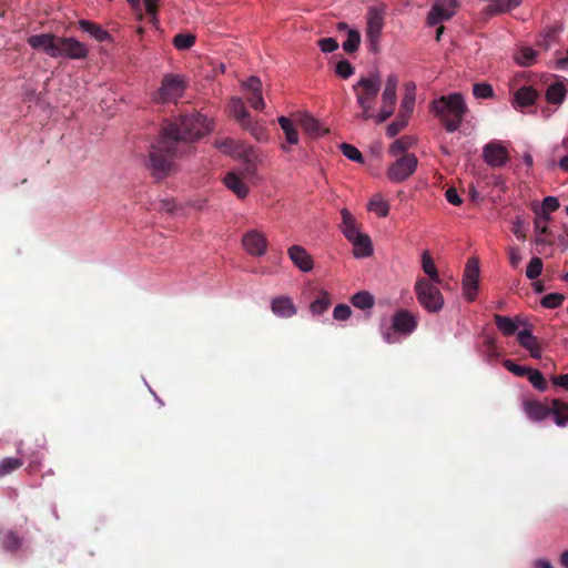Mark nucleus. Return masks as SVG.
Returning a JSON list of instances; mask_svg holds the SVG:
<instances>
[{
    "mask_svg": "<svg viewBox=\"0 0 568 568\" xmlns=\"http://www.w3.org/2000/svg\"><path fill=\"white\" fill-rule=\"evenodd\" d=\"M176 150L178 124L172 122L162 130L160 139L149 151L146 168L156 181H162L173 171Z\"/></svg>",
    "mask_w": 568,
    "mask_h": 568,
    "instance_id": "obj_1",
    "label": "nucleus"
},
{
    "mask_svg": "<svg viewBox=\"0 0 568 568\" xmlns=\"http://www.w3.org/2000/svg\"><path fill=\"white\" fill-rule=\"evenodd\" d=\"M28 44L37 50H42L51 58L84 59L88 55V47L74 38H59L52 33L34 34L28 38Z\"/></svg>",
    "mask_w": 568,
    "mask_h": 568,
    "instance_id": "obj_2",
    "label": "nucleus"
},
{
    "mask_svg": "<svg viewBox=\"0 0 568 568\" xmlns=\"http://www.w3.org/2000/svg\"><path fill=\"white\" fill-rule=\"evenodd\" d=\"M468 109L460 93H450L433 100L430 112L440 121L447 132H455L462 125Z\"/></svg>",
    "mask_w": 568,
    "mask_h": 568,
    "instance_id": "obj_3",
    "label": "nucleus"
},
{
    "mask_svg": "<svg viewBox=\"0 0 568 568\" xmlns=\"http://www.w3.org/2000/svg\"><path fill=\"white\" fill-rule=\"evenodd\" d=\"M382 80L378 73H371L368 77H362L354 85L353 91L356 95V102L362 109L359 115L364 120L373 119L372 109L381 91Z\"/></svg>",
    "mask_w": 568,
    "mask_h": 568,
    "instance_id": "obj_4",
    "label": "nucleus"
},
{
    "mask_svg": "<svg viewBox=\"0 0 568 568\" xmlns=\"http://www.w3.org/2000/svg\"><path fill=\"white\" fill-rule=\"evenodd\" d=\"M211 130V122L206 115L201 113L186 114V111H180V144L182 142H194ZM182 154V148L180 146V155Z\"/></svg>",
    "mask_w": 568,
    "mask_h": 568,
    "instance_id": "obj_5",
    "label": "nucleus"
},
{
    "mask_svg": "<svg viewBox=\"0 0 568 568\" xmlns=\"http://www.w3.org/2000/svg\"><path fill=\"white\" fill-rule=\"evenodd\" d=\"M418 325L417 317L407 310H399L392 316V325L382 328V336L387 344L399 342L397 334L408 336L415 332Z\"/></svg>",
    "mask_w": 568,
    "mask_h": 568,
    "instance_id": "obj_6",
    "label": "nucleus"
},
{
    "mask_svg": "<svg viewBox=\"0 0 568 568\" xmlns=\"http://www.w3.org/2000/svg\"><path fill=\"white\" fill-rule=\"evenodd\" d=\"M436 284L425 277H420L414 286L418 303L429 313H438L444 306V296Z\"/></svg>",
    "mask_w": 568,
    "mask_h": 568,
    "instance_id": "obj_7",
    "label": "nucleus"
},
{
    "mask_svg": "<svg viewBox=\"0 0 568 568\" xmlns=\"http://www.w3.org/2000/svg\"><path fill=\"white\" fill-rule=\"evenodd\" d=\"M418 159L413 153H404L387 170V178L394 183L407 180L417 169Z\"/></svg>",
    "mask_w": 568,
    "mask_h": 568,
    "instance_id": "obj_8",
    "label": "nucleus"
},
{
    "mask_svg": "<svg viewBox=\"0 0 568 568\" xmlns=\"http://www.w3.org/2000/svg\"><path fill=\"white\" fill-rule=\"evenodd\" d=\"M152 100L155 103H178V75L170 73L165 74L161 87L152 93Z\"/></svg>",
    "mask_w": 568,
    "mask_h": 568,
    "instance_id": "obj_9",
    "label": "nucleus"
},
{
    "mask_svg": "<svg viewBox=\"0 0 568 568\" xmlns=\"http://www.w3.org/2000/svg\"><path fill=\"white\" fill-rule=\"evenodd\" d=\"M458 8L457 0H436L427 16L429 26H436L454 17Z\"/></svg>",
    "mask_w": 568,
    "mask_h": 568,
    "instance_id": "obj_10",
    "label": "nucleus"
},
{
    "mask_svg": "<svg viewBox=\"0 0 568 568\" xmlns=\"http://www.w3.org/2000/svg\"><path fill=\"white\" fill-rule=\"evenodd\" d=\"M483 159L491 168H501L509 161V153L501 142L491 141L484 146Z\"/></svg>",
    "mask_w": 568,
    "mask_h": 568,
    "instance_id": "obj_11",
    "label": "nucleus"
},
{
    "mask_svg": "<svg viewBox=\"0 0 568 568\" xmlns=\"http://www.w3.org/2000/svg\"><path fill=\"white\" fill-rule=\"evenodd\" d=\"M479 282V266L476 258H469L466 264L463 278L464 294L468 301H474L477 295Z\"/></svg>",
    "mask_w": 568,
    "mask_h": 568,
    "instance_id": "obj_12",
    "label": "nucleus"
},
{
    "mask_svg": "<svg viewBox=\"0 0 568 568\" xmlns=\"http://www.w3.org/2000/svg\"><path fill=\"white\" fill-rule=\"evenodd\" d=\"M242 88L245 91V99L250 105L257 111H262L265 108V101L262 95V81L257 77H250L242 82Z\"/></svg>",
    "mask_w": 568,
    "mask_h": 568,
    "instance_id": "obj_13",
    "label": "nucleus"
},
{
    "mask_svg": "<svg viewBox=\"0 0 568 568\" xmlns=\"http://www.w3.org/2000/svg\"><path fill=\"white\" fill-rule=\"evenodd\" d=\"M242 244L245 251L253 256L264 255L267 248L266 237L256 230L247 232L242 239Z\"/></svg>",
    "mask_w": 568,
    "mask_h": 568,
    "instance_id": "obj_14",
    "label": "nucleus"
},
{
    "mask_svg": "<svg viewBox=\"0 0 568 568\" xmlns=\"http://www.w3.org/2000/svg\"><path fill=\"white\" fill-rule=\"evenodd\" d=\"M292 263L302 272L313 270L314 261L308 252L301 245H292L287 251Z\"/></svg>",
    "mask_w": 568,
    "mask_h": 568,
    "instance_id": "obj_15",
    "label": "nucleus"
},
{
    "mask_svg": "<svg viewBox=\"0 0 568 568\" xmlns=\"http://www.w3.org/2000/svg\"><path fill=\"white\" fill-rule=\"evenodd\" d=\"M271 311L277 317L290 318L296 315L297 307L290 296L281 295L271 301Z\"/></svg>",
    "mask_w": 568,
    "mask_h": 568,
    "instance_id": "obj_16",
    "label": "nucleus"
},
{
    "mask_svg": "<svg viewBox=\"0 0 568 568\" xmlns=\"http://www.w3.org/2000/svg\"><path fill=\"white\" fill-rule=\"evenodd\" d=\"M568 93V80L562 78L551 83L546 90V100L549 104L561 105Z\"/></svg>",
    "mask_w": 568,
    "mask_h": 568,
    "instance_id": "obj_17",
    "label": "nucleus"
},
{
    "mask_svg": "<svg viewBox=\"0 0 568 568\" xmlns=\"http://www.w3.org/2000/svg\"><path fill=\"white\" fill-rule=\"evenodd\" d=\"M384 27V13L377 8H371L367 12V39H376L381 37Z\"/></svg>",
    "mask_w": 568,
    "mask_h": 568,
    "instance_id": "obj_18",
    "label": "nucleus"
},
{
    "mask_svg": "<svg viewBox=\"0 0 568 568\" xmlns=\"http://www.w3.org/2000/svg\"><path fill=\"white\" fill-rule=\"evenodd\" d=\"M520 4L521 0H489L488 4L483 10V13L490 18L509 12Z\"/></svg>",
    "mask_w": 568,
    "mask_h": 568,
    "instance_id": "obj_19",
    "label": "nucleus"
},
{
    "mask_svg": "<svg viewBox=\"0 0 568 568\" xmlns=\"http://www.w3.org/2000/svg\"><path fill=\"white\" fill-rule=\"evenodd\" d=\"M304 133L311 138H320L328 132L321 123L310 114H302L297 120Z\"/></svg>",
    "mask_w": 568,
    "mask_h": 568,
    "instance_id": "obj_20",
    "label": "nucleus"
},
{
    "mask_svg": "<svg viewBox=\"0 0 568 568\" xmlns=\"http://www.w3.org/2000/svg\"><path fill=\"white\" fill-rule=\"evenodd\" d=\"M353 244V254L355 257H368L373 254V245L368 235L359 233L349 240Z\"/></svg>",
    "mask_w": 568,
    "mask_h": 568,
    "instance_id": "obj_21",
    "label": "nucleus"
},
{
    "mask_svg": "<svg viewBox=\"0 0 568 568\" xmlns=\"http://www.w3.org/2000/svg\"><path fill=\"white\" fill-rule=\"evenodd\" d=\"M538 97V91L532 87H521L515 92L514 102L516 106L524 109L534 105Z\"/></svg>",
    "mask_w": 568,
    "mask_h": 568,
    "instance_id": "obj_22",
    "label": "nucleus"
},
{
    "mask_svg": "<svg viewBox=\"0 0 568 568\" xmlns=\"http://www.w3.org/2000/svg\"><path fill=\"white\" fill-rule=\"evenodd\" d=\"M342 215V224H341V231L344 234V236L349 241L354 236L362 233L359 231V226L357 224L356 219L353 216V214L347 210L343 209L341 211Z\"/></svg>",
    "mask_w": 568,
    "mask_h": 568,
    "instance_id": "obj_23",
    "label": "nucleus"
},
{
    "mask_svg": "<svg viewBox=\"0 0 568 568\" xmlns=\"http://www.w3.org/2000/svg\"><path fill=\"white\" fill-rule=\"evenodd\" d=\"M494 321H495L497 328L505 336L514 335L516 333V331L518 329V325L521 323L519 317H516L514 320L511 317L504 316L500 314H495Z\"/></svg>",
    "mask_w": 568,
    "mask_h": 568,
    "instance_id": "obj_24",
    "label": "nucleus"
},
{
    "mask_svg": "<svg viewBox=\"0 0 568 568\" xmlns=\"http://www.w3.org/2000/svg\"><path fill=\"white\" fill-rule=\"evenodd\" d=\"M224 183L239 199H244L248 194L247 185L234 172H230L225 175Z\"/></svg>",
    "mask_w": 568,
    "mask_h": 568,
    "instance_id": "obj_25",
    "label": "nucleus"
},
{
    "mask_svg": "<svg viewBox=\"0 0 568 568\" xmlns=\"http://www.w3.org/2000/svg\"><path fill=\"white\" fill-rule=\"evenodd\" d=\"M230 113L233 118L241 124L247 123L251 119V115L241 98L233 97L229 104Z\"/></svg>",
    "mask_w": 568,
    "mask_h": 568,
    "instance_id": "obj_26",
    "label": "nucleus"
},
{
    "mask_svg": "<svg viewBox=\"0 0 568 568\" xmlns=\"http://www.w3.org/2000/svg\"><path fill=\"white\" fill-rule=\"evenodd\" d=\"M79 27L83 32H88L92 38L99 42H104L110 39V34L101 26L89 20H80Z\"/></svg>",
    "mask_w": 568,
    "mask_h": 568,
    "instance_id": "obj_27",
    "label": "nucleus"
},
{
    "mask_svg": "<svg viewBox=\"0 0 568 568\" xmlns=\"http://www.w3.org/2000/svg\"><path fill=\"white\" fill-rule=\"evenodd\" d=\"M21 538L12 530H6L0 532V546L3 550L16 552L21 547Z\"/></svg>",
    "mask_w": 568,
    "mask_h": 568,
    "instance_id": "obj_28",
    "label": "nucleus"
},
{
    "mask_svg": "<svg viewBox=\"0 0 568 568\" xmlns=\"http://www.w3.org/2000/svg\"><path fill=\"white\" fill-rule=\"evenodd\" d=\"M550 414H552L555 423L558 426H565L568 422V404L562 403L560 399H552Z\"/></svg>",
    "mask_w": 568,
    "mask_h": 568,
    "instance_id": "obj_29",
    "label": "nucleus"
},
{
    "mask_svg": "<svg viewBox=\"0 0 568 568\" xmlns=\"http://www.w3.org/2000/svg\"><path fill=\"white\" fill-rule=\"evenodd\" d=\"M331 297L327 291L322 290L318 296L311 303L310 311L313 315H322L331 306Z\"/></svg>",
    "mask_w": 568,
    "mask_h": 568,
    "instance_id": "obj_30",
    "label": "nucleus"
},
{
    "mask_svg": "<svg viewBox=\"0 0 568 568\" xmlns=\"http://www.w3.org/2000/svg\"><path fill=\"white\" fill-rule=\"evenodd\" d=\"M422 267L423 271L428 275V281L434 283H440L439 273L435 266L434 260L428 251H425L422 255Z\"/></svg>",
    "mask_w": 568,
    "mask_h": 568,
    "instance_id": "obj_31",
    "label": "nucleus"
},
{
    "mask_svg": "<svg viewBox=\"0 0 568 568\" xmlns=\"http://www.w3.org/2000/svg\"><path fill=\"white\" fill-rule=\"evenodd\" d=\"M277 121L281 129L284 131L286 143L291 145L297 144L298 132L294 126L293 122L286 116H280Z\"/></svg>",
    "mask_w": 568,
    "mask_h": 568,
    "instance_id": "obj_32",
    "label": "nucleus"
},
{
    "mask_svg": "<svg viewBox=\"0 0 568 568\" xmlns=\"http://www.w3.org/2000/svg\"><path fill=\"white\" fill-rule=\"evenodd\" d=\"M526 413L534 420H542L550 415V408L538 402L526 404Z\"/></svg>",
    "mask_w": 568,
    "mask_h": 568,
    "instance_id": "obj_33",
    "label": "nucleus"
},
{
    "mask_svg": "<svg viewBox=\"0 0 568 568\" xmlns=\"http://www.w3.org/2000/svg\"><path fill=\"white\" fill-rule=\"evenodd\" d=\"M351 303L356 308H359V310L364 311V310H369V308H372L374 306L375 298H374V296L369 292L361 291V292L355 293L352 296Z\"/></svg>",
    "mask_w": 568,
    "mask_h": 568,
    "instance_id": "obj_34",
    "label": "nucleus"
},
{
    "mask_svg": "<svg viewBox=\"0 0 568 568\" xmlns=\"http://www.w3.org/2000/svg\"><path fill=\"white\" fill-rule=\"evenodd\" d=\"M537 51L529 47H521L515 54V61L521 67H530L535 63Z\"/></svg>",
    "mask_w": 568,
    "mask_h": 568,
    "instance_id": "obj_35",
    "label": "nucleus"
},
{
    "mask_svg": "<svg viewBox=\"0 0 568 568\" xmlns=\"http://www.w3.org/2000/svg\"><path fill=\"white\" fill-rule=\"evenodd\" d=\"M415 143V140L412 136H402L396 139L389 146V153L394 156H402L406 151L412 148Z\"/></svg>",
    "mask_w": 568,
    "mask_h": 568,
    "instance_id": "obj_36",
    "label": "nucleus"
},
{
    "mask_svg": "<svg viewBox=\"0 0 568 568\" xmlns=\"http://www.w3.org/2000/svg\"><path fill=\"white\" fill-rule=\"evenodd\" d=\"M367 209L376 213L379 217H386L389 212L388 203L381 195L373 196Z\"/></svg>",
    "mask_w": 568,
    "mask_h": 568,
    "instance_id": "obj_37",
    "label": "nucleus"
},
{
    "mask_svg": "<svg viewBox=\"0 0 568 568\" xmlns=\"http://www.w3.org/2000/svg\"><path fill=\"white\" fill-rule=\"evenodd\" d=\"M560 31V26H550L546 28L541 39L538 40V44L545 49H549L550 45L558 40Z\"/></svg>",
    "mask_w": 568,
    "mask_h": 568,
    "instance_id": "obj_38",
    "label": "nucleus"
},
{
    "mask_svg": "<svg viewBox=\"0 0 568 568\" xmlns=\"http://www.w3.org/2000/svg\"><path fill=\"white\" fill-rule=\"evenodd\" d=\"M23 460L17 457H6L0 460V478L10 475L22 467Z\"/></svg>",
    "mask_w": 568,
    "mask_h": 568,
    "instance_id": "obj_39",
    "label": "nucleus"
},
{
    "mask_svg": "<svg viewBox=\"0 0 568 568\" xmlns=\"http://www.w3.org/2000/svg\"><path fill=\"white\" fill-rule=\"evenodd\" d=\"M243 129L250 131V133L257 140V141H265L267 140V130L266 128L258 123L257 121H253L252 118L247 121V123H244L242 125Z\"/></svg>",
    "mask_w": 568,
    "mask_h": 568,
    "instance_id": "obj_40",
    "label": "nucleus"
},
{
    "mask_svg": "<svg viewBox=\"0 0 568 568\" xmlns=\"http://www.w3.org/2000/svg\"><path fill=\"white\" fill-rule=\"evenodd\" d=\"M361 45V33L357 30H348L347 40L343 42V50L347 53H354Z\"/></svg>",
    "mask_w": 568,
    "mask_h": 568,
    "instance_id": "obj_41",
    "label": "nucleus"
},
{
    "mask_svg": "<svg viewBox=\"0 0 568 568\" xmlns=\"http://www.w3.org/2000/svg\"><path fill=\"white\" fill-rule=\"evenodd\" d=\"M159 0H143V4L145 8V12L149 16L150 20L153 21L155 19V12L158 8ZM128 2L132 6V8L136 11H140L141 2L140 0H128Z\"/></svg>",
    "mask_w": 568,
    "mask_h": 568,
    "instance_id": "obj_42",
    "label": "nucleus"
},
{
    "mask_svg": "<svg viewBox=\"0 0 568 568\" xmlns=\"http://www.w3.org/2000/svg\"><path fill=\"white\" fill-rule=\"evenodd\" d=\"M526 376L536 389L545 392L548 388L544 375L538 369L529 368Z\"/></svg>",
    "mask_w": 568,
    "mask_h": 568,
    "instance_id": "obj_43",
    "label": "nucleus"
},
{
    "mask_svg": "<svg viewBox=\"0 0 568 568\" xmlns=\"http://www.w3.org/2000/svg\"><path fill=\"white\" fill-rule=\"evenodd\" d=\"M407 114L398 113L396 120H394L386 129L387 135L393 138L397 135L408 123Z\"/></svg>",
    "mask_w": 568,
    "mask_h": 568,
    "instance_id": "obj_44",
    "label": "nucleus"
},
{
    "mask_svg": "<svg viewBox=\"0 0 568 568\" xmlns=\"http://www.w3.org/2000/svg\"><path fill=\"white\" fill-rule=\"evenodd\" d=\"M339 148H341L342 153L347 159H349V160H352L354 162H357V163H363L364 162V158H363L362 153L354 145L348 144V143H342Z\"/></svg>",
    "mask_w": 568,
    "mask_h": 568,
    "instance_id": "obj_45",
    "label": "nucleus"
},
{
    "mask_svg": "<svg viewBox=\"0 0 568 568\" xmlns=\"http://www.w3.org/2000/svg\"><path fill=\"white\" fill-rule=\"evenodd\" d=\"M542 261L540 257H532L529 262V264L527 265V268H526V276L529 278V280H535L537 278L541 272H542Z\"/></svg>",
    "mask_w": 568,
    "mask_h": 568,
    "instance_id": "obj_46",
    "label": "nucleus"
},
{
    "mask_svg": "<svg viewBox=\"0 0 568 568\" xmlns=\"http://www.w3.org/2000/svg\"><path fill=\"white\" fill-rule=\"evenodd\" d=\"M355 72V68L347 60H341L335 65V73L342 79L351 78Z\"/></svg>",
    "mask_w": 568,
    "mask_h": 568,
    "instance_id": "obj_47",
    "label": "nucleus"
},
{
    "mask_svg": "<svg viewBox=\"0 0 568 568\" xmlns=\"http://www.w3.org/2000/svg\"><path fill=\"white\" fill-rule=\"evenodd\" d=\"M565 300V296L560 293H550L541 298V305L546 308H557Z\"/></svg>",
    "mask_w": 568,
    "mask_h": 568,
    "instance_id": "obj_48",
    "label": "nucleus"
},
{
    "mask_svg": "<svg viewBox=\"0 0 568 568\" xmlns=\"http://www.w3.org/2000/svg\"><path fill=\"white\" fill-rule=\"evenodd\" d=\"M484 345L486 347V354L489 359H497L501 356V352L497 345V341L495 337L487 336Z\"/></svg>",
    "mask_w": 568,
    "mask_h": 568,
    "instance_id": "obj_49",
    "label": "nucleus"
},
{
    "mask_svg": "<svg viewBox=\"0 0 568 568\" xmlns=\"http://www.w3.org/2000/svg\"><path fill=\"white\" fill-rule=\"evenodd\" d=\"M473 94L477 99H488L494 95V90L488 83H475L473 87Z\"/></svg>",
    "mask_w": 568,
    "mask_h": 568,
    "instance_id": "obj_50",
    "label": "nucleus"
},
{
    "mask_svg": "<svg viewBox=\"0 0 568 568\" xmlns=\"http://www.w3.org/2000/svg\"><path fill=\"white\" fill-rule=\"evenodd\" d=\"M559 201L557 197L555 196H547L542 201V206H541V210H542V216H549L550 213L555 212L558 210L559 207Z\"/></svg>",
    "mask_w": 568,
    "mask_h": 568,
    "instance_id": "obj_51",
    "label": "nucleus"
},
{
    "mask_svg": "<svg viewBox=\"0 0 568 568\" xmlns=\"http://www.w3.org/2000/svg\"><path fill=\"white\" fill-rule=\"evenodd\" d=\"M520 346L529 351L531 357L540 358L541 349L537 337H531L529 341H526Z\"/></svg>",
    "mask_w": 568,
    "mask_h": 568,
    "instance_id": "obj_52",
    "label": "nucleus"
},
{
    "mask_svg": "<svg viewBox=\"0 0 568 568\" xmlns=\"http://www.w3.org/2000/svg\"><path fill=\"white\" fill-rule=\"evenodd\" d=\"M396 100L397 93L383 91L381 108H383L384 110H389V112L394 113Z\"/></svg>",
    "mask_w": 568,
    "mask_h": 568,
    "instance_id": "obj_53",
    "label": "nucleus"
},
{
    "mask_svg": "<svg viewBox=\"0 0 568 568\" xmlns=\"http://www.w3.org/2000/svg\"><path fill=\"white\" fill-rule=\"evenodd\" d=\"M414 104H415L414 94L405 93V95L402 100V103H400V109H399L400 114H407V116L409 118L410 114L413 113Z\"/></svg>",
    "mask_w": 568,
    "mask_h": 568,
    "instance_id": "obj_54",
    "label": "nucleus"
},
{
    "mask_svg": "<svg viewBox=\"0 0 568 568\" xmlns=\"http://www.w3.org/2000/svg\"><path fill=\"white\" fill-rule=\"evenodd\" d=\"M352 315V308L346 304H338L333 311V317L336 321H346Z\"/></svg>",
    "mask_w": 568,
    "mask_h": 568,
    "instance_id": "obj_55",
    "label": "nucleus"
},
{
    "mask_svg": "<svg viewBox=\"0 0 568 568\" xmlns=\"http://www.w3.org/2000/svg\"><path fill=\"white\" fill-rule=\"evenodd\" d=\"M504 366L511 373H514L516 376L524 377L527 375L530 367L521 366L516 363H514L510 359H506L504 362Z\"/></svg>",
    "mask_w": 568,
    "mask_h": 568,
    "instance_id": "obj_56",
    "label": "nucleus"
},
{
    "mask_svg": "<svg viewBox=\"0 0 568 568\" xmlns=\"http://www.w3.org/2000/svg\"><path fill=\"white\" fill-rule=\"evenodd\" d=\"M318 47L324 53H331L337 50L338 42L334 38H323L318 40Z\"/></svg>",
    "mask_w": 568,
    "mask_h": 568,
    "instance_id": "obj_57",
    "label": "nucleus"
},
{
    "mask_svg": "<svg viewBox=\"0 0 568 568\" xmlns=\"http://www.w3.org/2000/svg\"><path fill=\"white\" fill-rule=\"evenodd\" d=\"M215 146L223 153L233 154L235 152V141L232 139L216 141Z\"/></svg>",
    "mask_w": 568,
    "mask_h": 568,
    "instance_id": "obj_58",
    "label": "nucleus"
},
{
    "mask_svg": "<svg viewBox=\"0 0 568 568\" xmlns=\"http://www.w3.org/2000/svg\"><path fill=\"white\" fill-rule=\"evenodd\" d=\"M196 36L194 33L180 32V50H186L194 45Z\"/></svg>",
    "mask_w": 568,
    "mask_h": 568,
    "instance_id": "obj_59",
    "label": "nucleus"
},
{
    "mask_svg": "<svg viewBox=\"0 0 568 568\" xmlns=\"http://www.w3.org/2000/svg\"><path fill=\"white\" fill-rule=\"evenodd\" d=\"M550 217L549 216H538L536 220H535V230L536 232H538L539 234H547L549 229H548V225L547 223L549 222Z\"/></svg>",
    "mask_w": 568,
    "mask_h": 568,
    "instance_id": "obj_60",
    "label": "nucleus"
},
{
    "mask_svg": "<svg viewBox=\"0 0 568 568\" xmlns=\"http://www.w3.org/2000/svg\"><path fill=\"white\" fill-rule=\"evenodd\" d=\"M445 197L447 202H449L453 205H460L463 203L462 197L458 195L457 190L455 187H449L445 192Z\"/></svg>",
    "mask_w": 568,
    "mask_h": 568,
    "instance_id": "obj_61",
    "label": "nucleus"
},
{
    "mask_svg": "<svg viewBox=\"0 0 568 568\" xmlns=\"http://www.w3.org/2000/svg\"><path fill=\"white\" fill-rule=\"evenodd\" d=\"M398 77L396 74H389L387 77L383 91L397 93Z\"/></svg>",
    "mask_w": 568,
    "mask_h": 568,
    "instance_id": "obj_62",
    "label": "nucleus"
},
{
    "mask_svg": "<svg viewBox=\"0 0 568 568\" xmlns=\"http://www.w3.org/2000/svg\"><path fill=\"white\" fill-rule=\"evenodd\" d=\"M521 261V256L519 254L518 248H511L509 253V262L511 266L516 267Z\"/></svg>",
    "mask_w": 568,
    "mask_h": 568,
    "instance_id": "obj_63",
    "label": "nucleus"
},
{
    "mask_svg": "<svg viewBox=\"0 0 568 568\" xmlns=\"http://www.w3.org/2000/svg\"><path fill=\"white\" fill-rule=\"evenodd\" d=\"M552 383L568 390V374L554 377Z\"/></svg>",
    "mask_w": 568,
    "mask_h": 568,
    "instance_id": "obj_64",
    "label": "nucleus"
}]
</instances>
